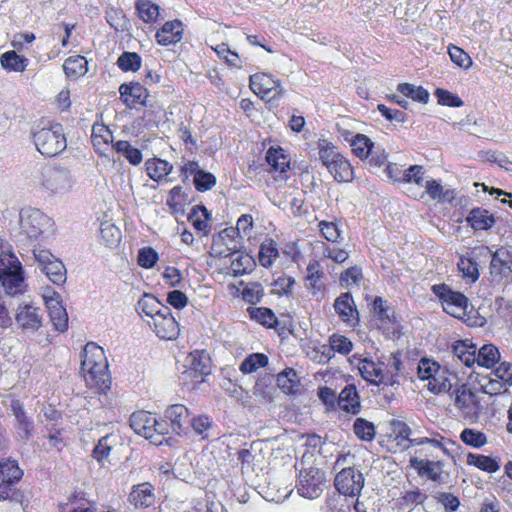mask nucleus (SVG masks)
<instances>
[{
  "mask_svg": "<svg viewBox=\"0 0 512 512\" xmlns=\"http://www.w3.org/2000/svg\"><path fill=\"white\" fill-rule=\"evenodd\" d=\"M397 90L402 95L421 103H426L429 99V93L421 86H415L409 83H402L398 85Z\"/></svg>",
  "mask_w": 512,
  "mask_h": 512,
  "instance_id": "49",
  "label": "nucleus"
},
{
  "mask_svg": "<svg viewBox=\"0 0 512 512\" xmlns=\"http://www.w3.org/2000/svg\"><path fill=\"white\" fill-rule=\"evenodd\" d=\"M33 254L40 269L45 273L48 279L56 284L63 285L66 282V268L64 264L45 249H34Z\"/></svg>",
  "mask_w": 512,
  "mask_h": 512,
  "instance_id": "10",
  "label": "nucleus"
},
{
  "mask_svg": "<svg viewBox=\"0 0 512 512\" xmlns=\"http://www.w3.org/2000/svg\"><path fill=\"white\" fill-rule=\"evenodd\" d=\"M432 290L441 300L442 307L446 313L459 319H463L466 316L468 299L464 294L453 291L445 284L434 285Z\"/></svg>",
  "mask_w": 512,
  "mask_h": 512,
  "instance_id": "8",
  "label": "nucleus"
},
{
  "mask_svg": "<svg viewBox=\"0 0 512 512\" xmlns=\"http://www.w3.org/2000/svg\"><path fill=\"white\" fill-rule=\"evenodd\" d=\"M36 149L44 156L53 157L66 148V138L60 124L37 128L33 131Z\"/></svg>",
  "mask_w": 512,
  "mask_h": 512,
  "instance_id": "3",
  "label": "nucleus"
},
{
  "mask_svg": "<svg viewBox=\"0 0 512 512\" xmlns=\"http://www.w3.org/2000/svg\"><path fill=\"white\" fill-rule=\"evenodd\" d=\"M344 139L349 142L355 156L360 159L369 158L372 150L375 148L374 143L364 134L352 135L348 132L342 134Z\"/></svg>",
  "mask_w": 512,
  "mask_h": 512,
  "instance_id": "22",
  "label": "nucleus"
},
{
  "mask_svg": "<svg viewBox=\"0 0 512 512\" xmlns=\"http://www.w3.org/2000/svg\"><path fill=\"white\" fill-rule=\"evenodd\" d=\"M130 427L133 431L146 438L154 445H161L164 435L168 432L167 424L158 421L157 418L147 411H137L130 416Z\"/></svg>",
  "mask_w": 512,
  "mask_h": 512,
  "instance_id": "4",
  "label": "nucleus"
},
{
  "mask_svg": "<svg viewBox=\"0 0 512 512\" xmlns=\"http://www.w3.org/2000/svg\"><path fill=\"white\" fill-rule=\"evenodd\" d=\"M0 63L5 70L22 72L27 67L28 59L11 50L1 55Z\"/></svg>",
  "mask_w": 512,
  "mask_h": 512,
  "instance_id": "38",
  "label": "nucleus"
},
{
  "mask_svg": "<svg viewBox=\"0 0 512 512\" xmlns=\"http://www.w3.org/2000/svg\"><path fill=\"white\" fill-rule=\"evenodd\" d=\"M251 90L271 107L278 105L284 95V88L279 80L267 73H255L250 76Z\"/></svg>",
  "mask_w": 512,
  "mask_h": 512,
  "instance_id": "5",
  "label": "nucleus"
},
{
  "mask_svg": "<svg viewBox=\"0 0 512 512\" xmlns=\"http://www.w3.org/2000/svg\"><path fill=\"white\" fill-rule=\"evenodd\" d=\"M113 148L117 153L122 154L132 165H138L142 161L141 151L133 147L128 141H117Z\"/></svg>",
  "mask_w": 512,
  "mask_h": 512,
  "instance_id": "45",
  "label": "nucleus"
},
{
  "mask_svg": "<svg viewBox=\"0 0 512 512\" xmlns=\"http://www.w3.org/2000/svg\"><path fill=\"white\" fill-rule=\"evenodd\" d=\"M38 184L44 190L53 194L64 193L72 186L69 173L56 167H44L41 170Z\"/></svg>",
  "mask_w": 512,
  "mask_h": 512,
  "instance_id": "11",
  "label": "nucleus"
},
{
  "mask_svg": "<svg viewBox=\"0 0 512 512\" xmlns=\"http://www.w3.org/2000/svg\"><path fill=\"white\" fill-rule=\"evenodd\" d=\"M15 321L24 333H35L43 325V313L32 301H22L15 308Z\"/></svg>",
  "mask_w": 512,
  "mask_h": 512,
  "instance_id": "9",
  "label": "nucleus"
},
{
  "mask_svg": "<svg viewBox=\"0 0 512 512\" xmlns=\"http://www.w3.org/2000/svg\"><path fill=\"white\" fill-rule=\"evenodd\" d=\"M408 193L415 199L421 200L424 199L426 195H428L430 199L436 201L445 200L447 195V192L444 191L442 185L432 178H429L425 181V186L422 190L414 191L413 188H408Z\"/></svg>",
  "mask_w": 512,
  "mask_h": 512,
  "instance_id": "24",
  "label": "nucleus"
},
{
  "mask_svg": "<svg viewBox=\"0 0 512 512\" xmlns=\"http://www.w3.org/2000/svg\"><path fill=\"white\" fill-rule=\"evenodd\" d=\"M440 365L431 359L422 358L418 364V376L421 380H427L433 376L434 373L438 371Z\"/></svg>",
  "mask_w": 512,
  "mask_h": 512,
  "instance_id": "62",
  "label": "nucleus"
},
{
  "mask_svg": "<svg viewBox=\"0 0 512 512\" xmlns=\"http://www.w3.org/2000/svg\"><path fill=\"white\" fill-rule=\"evenodd\" d=\"M338 405L348 413L356 414L359 412L360 402L355 386L348 385L340 392Z\"/></svg>",
  "mask_w": 512,
  "mask_h": 512,
  "instance_id": "32",
  "label": "nucleus"
},
{
  "mask_svg": "<svg viewBox=\"0 0 512 512\" xmlns=\"http://www.w3.org/2000/svg\"><path fill=\"white\" fill-rule=\"evenodd\" d=\"M335 487L340 494L357 496L364 486L363 474L353 467L343 468L335 477Z\"/></svg>",
  "mask_w": 512,
  "mask_h": 512,
  "instance_id": "13",
  "label": "nucleus"
},
{
  "mask_svg": "<svg viewBox=\"0 0 512 512\" xmlns=\"http://www.w3.org/2000/svg\"><path fill=\"white\" fill-rule=\"evenodd\" d=\"M194 185L198 191L210 190L216 184V178L212 173L200 170L194 176Z\"/></svg>",
  "mask_w": 512,
  "mask_h": 512,
  "instance_id": "57",
  "label": "nucleus"
},
{
  "mask_svg": "<svg viewBox=\"0 0 512 512\" xmlns=\"http://www.w3.org/2000/svg\"><path fill=\"white\" fill-rule=\"evenodd\" d=\"M20 232L31 240H37L51 227V220L38 209H23L20 212Z\"/></svg>",
  "mask_w": 512,
  "mask_h": 512,
  "instance_id": "7",
  "label": "nucleus"
},
{
  "mask_svg": "<svg viewBox=\"0 0 512 512\" xmlns=\"http://www.w3.org/2000/svg\"><path fill=\"white\" fill-rule=\"evenodd\" d=\"M490 278L495 284L507 282L512 278V258L507 252L497 251L490 262Z\"/></svg>",
  "mask_w": 512,
  "mask_h": 512,
  "instance_id": "15",
  "label": "nucleus"
},
{
  "mask_svg": "<svg viewBox=\"0 0 512 512\" xmlns=\"http://www.w3.org/2000/svg\"><path fill=\"white\" fill-rule=\"evenodd\" d=\"M329 345L328 351L332 350L342 355H348L353 349V343L349 338L336 333L329 337Z\"/></svg>",
  "mask_w": 512,
  "mask_h": 512,
  "instance_id": "53",
  "label": "nucleus"
},
{
  "mask_svg": "<svg viewBox=\"0 0 512 512\" xmlns=\"http://www.w3.org/2000/svg\"><path fill=\"white\" fill-rule=\"evenodd\" d=\"M319 230L323 237L329 242H337L340 238L341 231L335 222L320 221Z\"/></svg>",
  "mask_w": 512,
  "mask_h": 512,
  "instance_id": "61",
  "label": "nucleus"
},
{
  "mask_svg": "<svg viewBox=\"0 0 512 512\" xmlns=\"http://www.w3.org/2000/svg\"><path fill=\"white\" fill-rule=\"evenodd\" d=\"M349 363L356 367L361 377L376 386L380 384H393L394 379L390 378L383 369L382 362H375L367 356L354 354L348 359Z\"/></svg>",
  "mask_w": 512,
  "mask_h": 512,
  "instance_id": "6",
  "label": "nucleus"
},
{
  "mask_svg": "<svg viewBox=\"0 0 512 512\" xmlns=\"http://www.w3.org/2000/svg\"><path fill=\"white\" fill-rule=\"evenodd\" d=\"M461 441L471 447L480 448L487 443L486 435L472 428H465L460 434Z\"/></svg>",
  "mask_w": 512,
  "mask_h": 512,
  "instance_id": "50",
  "label": "nucleus"
},
{
  "mask_svg": "<svg viewBox=\"0 0 512 512\" xmlns=\"http://www.w3.org/2000/svg\"><path fill=\"white\" fill-rule=\"evenodd\" d=\"M81 360V370L87 385L105 391L110 385L108 363L102 347L93 342L85 345Z\"/></svg>",
  "mask_w": 512,
  "mask_h": 512,
  "instance_id": "1",
  "label": "nucleus"
},
{
  "mask_svg": "<svg viewBox=\"0 0 512 512\" xmlns=\"http://www.w3.org/2000/svg\"><path fill=\"white\" fill-rule=\"evenodd\" d=\"M0 284L10 296L22 294L27 289L22 264L12 252L11 245L3 239H0Z\"/></svg>",
  "mask_w": 512,
  "mask_h": 512,
  "instance_id": "2",
  "label": "nucleus"
},
{
  "mask_svg": "<svg viewBox=\"0 0 512 512\" xmlns=\"http://www.w3.org/2000/svg\"><path fill=\"white\" fill-rule=\"evenodd\" d=\"M119 92L128 108H134L138 104L146 105L148 91L139 82L124 83L119 87Z\"/></svg>",
  "mask_w": 512,
  "mask_h": 512,
  "instance_id": "18",
  "label": "nucleus"
},
{
  "mask_svg": "<svg viewBox=\"0 0 512 512\" xmlns=\"http://www.w3.org/2000/svg\"><path fill=\"white\" fill-rule=\"evenodd\" d=\"M186 363L196 375H208L211 372V359L205 351L191 352L186 358Z\"/></svg>",
  "mask_w": 512,
  "mask_h": 512,
  "instance_id": "29",
  "label": "nucleus"
},
{
  "mask_svg": "<svg viewBox=\"0 0 512 512\" xmlns=\"http://www.w3.org/2000/svg\"><path fill=\"white\" fill-rule=\"evenodd\" d=\"M99 240L107 247H114L121 240V232L115 224L109 221L102 222L99 230Z\"/></svg>",
  "mask_w": 512,
  "mask_h": 512,
  "instance_id": "39",
  "label": "nucleus"
},
{
  "mask_svg": "<svg viewBox=\"0 0 512 512\" xmlns=\"http://www.w3.org/2000/svg\"><path fill=\"white\" fill-rule=\"evenodd\" d=\"M158 260V254L157 252L150 248H142L139 251L138 255V263L141 267L149 269L152 268Z\"/></svg>",
  "mask_w": 512,
  "mask_h": 512,
  "instance_id": "64",
  "label": "nucleus"
},
{
  "mask_svg": "<svg viewBox=\"0 0 512 512\" xmlns=\"http://www.w3.org/2000/svg\"><path fill=\"white\" fill-rule=\"evenodd\" d=\"M327 169L338 182H351L354 178L353 168L342 154Z\"/></svg>",
  "mask_w": 512,
  "mask_h": 512,
  "instance_id": "28",
  "label": "nucleus"
},
{
  "mask_svg": "<svg viewBox=\"0 0 512 512\" xmlns=\"http://www.w3.org/2000/svg\"><path fill=\"white\" fill-rule=\"evenodd\" d=\"M467 221L474 229L486 230L494 224L495 220L492 214L481 208L472 209L467 217Z\"/></svg>",
  "mask_w": 512,
  "mask_h": 512,
  "instance_id": "35",
  "label": "nucleus"
},
{
  "mask_svg": "<svg viewBox=\"0 0 512 512\" xmlns=\"http://www.w3.org/2000/svg\"><path fill=\"white\" fill-rule=\"evenodd\" d=\"M500 360V353L497 347L492 344H485L477 349L476 362L479 366L492 368Z\"/></svg>",
  "mask_w": 512,
  "mask_h": 512,
  "instance_id": "34",
  "label": "nucleus"
},
{
  "mask_svg": "<svg viewBox=\"0 0 512 512\" xmlns=\"http://www.w3.org/2000/svg\"><path fill=\"white\" fill-rule=\"evenodd\" d=\"M148 324L161 339L174 340L179 335V326L170 308L168 313H160L152 321H148Z\"/></svg>",
  "mask_w": 512,
  "mask_h": 512,
  "instance_id": "16",
  "label": "nucleus"
},
{
  "mask_svg": "<svg viewBox=\"0 0 512 512\" xmlns=\"http://www.w3.org/2000/svg\"><path fill=\"white\" fill-rule=\"evenodd\" d=\"M218 246V241L214 240L212 246L214 253L219 256L231 257L230 270L233 276H242L244 274L250 273L253 270L255 261L252 256L239 252L228 253V249H219Z\"/></svg>",
  "mask_w": 512,
  "mask_h": 512,
  "instance_id": "14",
  "label": "nucleus"
},
{
  "mask_svg": "<svg viewBox=\"0 0 512 512\" xmlns=\"http://www.w3.org/2000/svg\"><path fill=\"white\" fill-rule=\"evenodd\" d=\"M322 272L318 262H310L307 266V287L311 293L316 296L322 292L323 285L321 283Z\"/></svg>",
  "mask_w": 512,
  "mask_h": 512,
  "instance_id": "42",
  "label": "nucleus"
},
{
  "mask_svg": "<svg viewBox=\"0 0 512 512\" xmlns=\"http://www.w3.org/2000/svg\"><path fill=\"white\" fill-rule=\"evenodd\" d=\"M63 70L69 77L83 76L87 72V60L80 55L70 56L64 61Z\"/></svg>",
  "mask_w": 512,
  "mask_h": 512,
  "instance_id": "41",
  "label": "nucleus"
},
{
  "mask_svg": "<svg viewBox=\"0 0 512 512\" xmlns=\"http://www.w3.org/2000/svg\"><path fill=\"white\" fill-rule=\"evenodd\" d=\"M250 315L252 319L267 327H273L277 323L275 314L268 308H253L250 310Z\"/></svg>",
  "mask_w": 512,
  "mask_h": 512,
  "instance_id": "56",
  "label": "nucleus"
},
{
  "mask_svg": "<svg viewBox=\"0 0 512 512\" xmlns=\"http://www.w3.org/2000/svg\"><path fill=\"white\" fill-rule=\"evenodd\" d=\"M189 410L182 404H174L166 409L165 416L169 419L172 430L181 435L189 427Z\"/></svg>",
  "mask_w": 512,
  "mask_h": 512,
  "instance_id": "19",
  "label": "nucleus"
},
{
  "mask_svg": "<svg viewBox=\"0 0 512 512\" xmlns=\"http://www.w3.org/2000/svg\"><path fill=\"white\" fill-rule=\"evenodd\" d=\"M279 257L276 243L272 239H266L261 245L258 253V261L265 268L271 267Z\"/></svg>",
  "mask_w": 512,
  "mask_h": 512,
  "instance_id": "36",
  "label": "nucleus"
},
{
  "mask_svg": "<svg viewBox=\"0 0 512 512\" xmlns=\"http://www.w3.org/2000/svg\"><path fill=\"white\" fill-rule=\"evenodd\" d=\"M268 358L262 353H254L244 359L240 365V371L247 374L256 371L258 368L266 366Z\"/></svg>",
  "mask_w": 512,
  "mask_h": 512,
  "instance_id": "52",
  "label": "nucleus"
},
{
  "mask_svg": "<svg viewBox=\"0 0 512 512\" xmlns=\"http://www.w3.org/2000/svg\"><path fill=\"white\" fill-rule=\"evenodd\" d=\"M266 160L271 169L279 173L280 180L285 181L286 172L290 167V160L285 151L282 148L271 147L266 153Z\"/></svg>",
  "mask_w": 512,
  "mask_h": 512,
  "instance_id": "23",
  "label": "nucleus"
},
{
  "mask_svg": "<svg viewBox=\"0 0 512 512\" xmlns=\"http://www.w3.org/2000/svg\"><path fill=\"white\" fill-rule=\"evenodd\" d=\"M136 9L139 17L146 23L155 22L159 16L160 8L149 0H138Z\"/></svg>",
  "mask_w": 512,
  "mask_h": 512,
  "instance_id": "46",
  "label": "nucleus"
},
{
  "mask_svg": "<svg viewBox=\"0 0 512 512\" xmlns=\"http://www.w3.org/2000/svg\"><path fill=\"white\" fill-rule=\"evenodd\" d=\"M334 309L344 322H349L354 315H358L353 297L349 293H342L335 299Z\"/></svg>",
  "mask_w": 512,
  "mask_h": 512,
  "instance_id": "31",
  "label": "nucleus"
},
{
  "mask_svg": "<svg viewBox=\"0 0 512 512\" xmlns=\"http://www.w3.org/2000/svg\"><path fill=\"white\" fill-rule=\"evenodd\" d=\"M22 470L15 460H0V479L7 480L14 484L22 477Z\"/></svg>",
  "mask_w": 512,
  "mask_h": 512,
  "instance_id": "44",
  "label": "nucleus"
},
{
  "mask_svg": "<svg viewBox=\"0 0 512 512\" xmlns=\"http://www.w3.org/2000/svg\"><path fill=\"white\" fill-rule=\"evenodd\" d=\"M353 429L356 436L363 441H372L375 437L374 424L364 418H357Z\"/></svg>",
  "mask_w": 512,
  "mask_h": 512,
  "instance_id": "51",
  "label": "nucleus"
},
{
  "mask_svg": "<svg viewBox=\"0 0 512 512\" xmlns=\"http://www.w3.org/2000/svg\"><path fill=\"white\" fill-rule=\"evenodd\" d=\"M476 404V396L470 389L462 386L456 390L455 405L465 416L476 414Z\"/></svg>",
  "mask_w": 512,
  "mask_h": 512,
  "instance_id": "25",
  "label": "nucleus"
},
{
  "mask_svg": "<svg viewBox=\"0 0 512 512\" xmlns=\"http://www.w3.org/2000/svg\"><path fill=\"white\" fill-rule=\"evenodd\" d=\"M183 34V24L179 20L167 21L163 27L156 33L158 44L168 46L181 41Z\"/></svg>",
  "mask_w": 512,
  "mask_h": 512,
  "instance_id": "21",
  "label": "nucleus"
},
{
  "mask_svg": "<svg viewBox=\"0 0 512 512\" xmlns=\"http://www.w3.org/2000/svg\"><path fill=\"white\" fill-rule=\"evenodd\" d=\"M451 387L452 384L448 378V372L441 367L433 374L427 384V388L434 394L448 392Z\"/></svg>",
  "mask_w": 512,
  "mask_h": 512,
  "instance_id": "40",
  "label": "nucleus"
},
{
  "mask_svg": "<svg viewBox=\"0 0 512 512\" xmlns=\"http://www.w3.org/2000/svg\"><path fill=\"white\" fill-rule=\"evenodd\" d=\"M47 310L54 328L61 332L65 331L68 327V315L61 301L50 303Z\"/></svg>",
  "mask_w": 512,
  "mask_h": 512,
  "instance_id": "37",
  "label": "nucleus"
},
{
  "mask_svg": "<svg viewBox=\"0 0 512 512\" xmlns=\"http://www.w3.org/2000/svg\"><path fill=\"white\" fill-rule=\"evenodd\" d=\"M410 465L421 477H427L428 479L438 483L443 482V470L442 463L440 461H430L412 457L410 459Z\"/></svg>",
  "mask_w": 512,
  "mask_h": 512,
  "instance_id": "20",
  "label": "nucleus"
},
{
  "mask_svg": "<svg viewBox=\"0 0 512 512\" xmlns=\"http://www.w3.org/2000/svg\"><path fill=\"white\" fill-rule=\"evenodd\" d=\"M448 53L451 60L459 67L468 69L472 65L471 57L460 47L450 46Z\"/></svg>",
  "mask_w": 512,
  "mask_h": 512,
  "instance_id": "59",
  "label": "nucleus"
},
{
  "mask_svg": "<svg viewBox=\"0 0 512 512\" xmlns=\"http://www.w3.org/2000/svg\"><path fill=\"white\" fill-rule=\"evenodd\" d=\"M147 175L156 182L164 180L173 170V165L160 158H150L145 162Z\"/></svg>",
  "mask_w": 512,
  "mask_h": 512,
  "instance_id": "26",
  "label": "nucleus"
},
{
  "mask_svg": "<svg viewBox=\"0 0 512 512\" xmlns=\"http://www.w3.org/2000/svg\"><path fill=\"white\" fill-rule=\"evenodd\" d=\"M168 308L151 294H144L137 303V310L150 317L151 321L162 312L168 313Z\"/></svg>",
  "mask_w": 512,
  "mask_h": 512,
  "instance_id": "27",
  "label": "nucleus"
},
{
  "mask_svg": "<svg viewBox=\"0 0 512 512\" xmlns=\"http://www.w3.org/2000/svg\"><path fill=\"white\" fill-rule=\"evenodd\" d=\"M123 71H137L141 67V57L135 52H124L117 60Z\"/></svg>",
  "mask_w": 512,
  "mask_h": 512,
  "instance_id": "55",
  "label": "nucleus"
},
{
  "mask_svg": "<svg viewBox=\"0 0 512 512\" xmlns=\"http://www.w3.org/2000/svg\"><path fill=\"white\" fill-rule=\"evenodd\" d=\"M477 347L469 340H459L453 345V354L465 366L472 367L476 362Z\"/></svg>",
  "mask_w": 512,
  "mask_h": 512,
  "instance_id": "30",
  "label": "nucleus"
},
{
  "mask_svg": "<svg viewBox=\"0 0 512 512\" xmlns=\"http://www.w3.org/2000/svg\"><path fill=\"white\" fill-rule=\"evenodd\" d=\"M435 94L438 99V103L441 105L449 107H460L463 105V101L456 94L447 90L437 89Z\"/></svg>",
  "mask_w": 512,
  "mask_h": 512,
  "instance_id": "63",
  "label": "nucleus"
},
{
  "mask_svg": "<svg viewBox=\"0 0 512 512\" xmlns=\"http://www.w3.org/2000/svg\"><path fill=\"white\" fill-rule=\"evenodd\" d=\"M467 463L473 465L488 473H493L499 470V462L489 456L469 453L467 455Z\"/></svg>",
  "mask_w": 512,
  "mask_h": 512,
  "instance_id": "43",
  "label": "nucleus"
},
{
  "mask_svg": "<svg viewBox=\"0 0 512 512\" xmlns=\"http://www.w3.org/2000/svg\"><path fill=\"white\" fill-rule=\"evenodd\" d=\"M296 371L294 369H287L277 376L278 386L285 392L291 393L296 383Z\"/></svg>",
  "mask_w": 512,
  "mask_h": 512,
  "instance_id": "60",
  "label": "nucleus"
},
{
  "mask_svg": "<svg viewBox=\"0 0 512 512\" xmlns=\"http://www.w3.org/2000/svg\"><path fill=\"white\" fill-rule=\"evenodd\" d=\"M429 178L425 177V169L420 165H413L407 169V176L403 183L415 185L414 191L422 190L425 186V181ZM412 188V186L410 187Z\"/></svg>",
  "mask_w": 512,
  "mask_h": 512,
  "instance_id": "47",
  "label": "nucleus"
},
{
  "mask_svg": "<svg viewBox=\"0 0 512 512\" xmlns=\"http://www.w3.org/2000/svg\"><path fill=\"white\" fill-rule=\"evenodd\" d=\"M91 139L95 149L103 154L109 144L112 143L113 135L107 126L96 124L92 127Z\"/></svg>",
  "mask_w": 512,
  "mask_h": 512,
  "instance_id": "33",
  "label": "nucleus"
},
{
  "mask_svg": "<svg viewBox=\"0 0 512 512\" xmlns=\"http://www.w3.org/2000/svg\"><path fill=\"white\" fill-rule=\"evenodd\" d=\"M458 268L462 272L463 277L475 282L479 277L478 265L469 258H461L458 262Z\"/></svg>",
  "mask_w": 512,
  "mask_h": 512,
  "instance_id": "58",
  "label": "nucleus"
},
{
  "mask_svg": "<svg viewBox=\"0 0 512 512\" xmlns=\"http://www.w3.org/2000/svg\"><path fill=\"white\" fill-rule=\"evenodd\" d=\"M340 155L341 153L337 150V148L326 140H322L319 143V158L326 168L333 164V161L336 160Z\"/></svg>",
  "mask_w": 512,
  "mask_h": 512,
  "instance_id": "54",
  "label": "nucleus"
},
{
  "mask_svg": "<svg viewBox=\"0 0 512 512\" xmlns=\"http://www.w3.org/2000/svg\"><path fill=\"white\" fill-rule=\"evenodd\" d=\"M324 482V474L318 468L301 469L297 486L298 493L308 499L318 498L323 491Z\"/></svg>",
  "mask_w": 512,
  "mask_h": 512,
  "instance_id": "12",
  "label": "nucleus"
},
{
  "mask_svg": "<svg viewBox=\"0 0 512 512\" xmlns=\"http://www.w3.org/2000/svg\"><path fill=\"white\" fill-rule=\"evenodd\" d=\"M156 500L155 489L149 482L133 485L128 495V501L137 509L148 508Z\"/></svg>",
  "mask_w": 512,
  "mask_h": 512,
  "instance_id": "17",
  "label": "nucleus"
},
{
  "mask_svg": "<svg viewBox=\"0 0 512 512\" xmlns=\"http://www.w3.org/2000/svg\"><path fill=\"white\" fill-rule=\"evenodd\" d=\"M115 445V437L106 435L102 437L93 450V457L100 463L108 459Z\"/></svg>",
  "mask_w": 512,
  "mask_h": 512,
  "instance_id": "48",
  "label": "nucleus"
}]
</instances>
